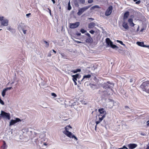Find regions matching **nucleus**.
<instances>
[{
  "label": "nucleus",
  "mask_w": 149,
  "mask_h": 149,
  "mask_svg": "<svg viewBox=\"0 0 149 149\" xmlns=\"http://www.w3.org/2000/svg\"><path fill=\"white\" fill-rule=\"evenodd\" d=\"M99 116V120L96 121V125L95 126V128H96L97 125L99 124L105 117L104 116Z\"/></svg>",
  "instance_id": "2eb2a0df"
},
{
  "label": "nucleus",
  "mask_w": 149,
  "mask_h": 149,
  "mask_svg": "<svg viewBox=\"0 0 149 149\" xmlns=\"http://www.w3.org/2000/svg\"><path fill=\"white\" fill-rule=\"evenodd\" d=\"M112 7L111 6H109L106 11L105 15L107 16L110 15L112 12Z\"/></svg>",
  "instance_id": "9b49d317"
},
{
  "label": "nucleus",
  "mask_w": 149,
  "mask_h": 149,
  "mask_svg": "<svg viewBox=\"0 0 149 149\" xmlns=\"http://www.w3.org/2000/svg\"><path fill=\"white\" fill-rule=\"evenodd\" d=\"M76 35L78 36H80L81 35V33H76Z\"/></svg>",
  "instance_id": "864d4df0"
},
{
  "label": "nucleus",
  "mask_w": 149,
  "mask_h": 149,
  "mask_svg": "<svg viewBox=\"0 0 149 149\" xmlns=\"http://www.w3.org/2000/svg\"><path fill=\"white\" fill-rule=\"evenodd\" d=\"M51 95L52 96H53L54 97H56L57 96V95H56L54 93H51Z\"/></svg>",
  "instance_id": "4c0bfd02"
},
{
  "label": "nucleus",
  "mask_w": 149,
  "mask_h": 149,
  "mask_svg": "<svg viewBox=\"0 0 149 149\" xmlns=\"http://www.w3.org/2000/svg\"><path fill=\"white\" fill-rule=\"evenodd\" d=\"M8 20L7 19H5L1 22V24L4 26H7L8 25Z\"/></svg>",
  "instance_id": "ddd939ff"
},
{
  "label": "nucleus",
  "mask_w": 149,
  "mask_h": 149,
  "mask_svg": "<svg viewBox=\"0 0 149 149\" xmlns=\"http://www.w3.org/2000/svg\"><path fill=\"white\" fill-rule=\"evenodd\" d=\"M47 143L46 142L43 143V145L44 146H47Z\"/></svg>",
  "instance_id": "603ef678"
},
{
  "label": "nucleus",
  "mask_w": 149,
  "mask_h": 149,
  "mask_svg": "<svg viewBox=\"0 0 149 149\" xmlns=\"http://www.w3.org/2000/svg\"><path fill=\"white\" fill-rule=\"evenodd\" d=\"M76 81H74V84L75 85H76L77 84V83Z\"/></svg>",
  "instance_id": "680f3d73"
},
{
  "label": "nucleus",
  "mask_w": 149,
  "mask_h": 149,
  "mask_svg": "<svg viewBox=\"0 0 149 149\" xmlns=\"http://www.w3.org/2000/svg\"><path fill=\"white\" fill-rule=\"evenodd\" d=\"M141 135H143V136H144V135H145V134H143L141 133Z\"/></svg>",
  "instance_id": "0e129e2a"
},
{
  "label": "nucleus",
  "mask_w": 149,
  "mask_h": 149,
  "mask_svg": "<svg viewBox=\"0 0 149 149\" xmlns=\"http://www.w3.org/2000/svg\"><path fill=\"white\" fill-rule=\"evenodd\" d=\"M89 32L91 34H93L94 33H95V31H94L93 30H91V31H89Z\"/></svg>",
  "instance_id": "a19ab883"
},
{
  "label": "nucleus",
  "mask_w": 149,
  "mask_h": 149,
  "mask_svg": "<svg viewBox=\"0 0 149 149\" xmlns=\"http://www.w3.org/2000/svg\"><path fill=\"white\" fill-rule=\"evenodd\" d=\"M98 111L100 113V114L98 116H106L107 113L104 109L103 108H100L98 109Z\"/></svg>",
  "instance_id": "6e6552de"
},
{
  "label": "nucleus",
  "mask_w": 149,
  "mask_h": 149,
  "mask_svg": "<svg viewBox=\"0 0 149 149\" xmlns=\"http://www.w3.org/2000/svg\"><path fill=\"white\" fill-rule=\"evenodd\" d=\"M12 88V87H8V88H5L7 91L8 90H10Z\"/></svg>",
  "instance_id": "a18cd8bd"
},
{
  "label": "nucleus",
  "mask_w": 149,
  "mask_h": 149,
  "mask_svg": "<svg viewBox=\"0 0 149 149\" xmlns=\"http://www.w3.org/2000/svg\"><path fill=\"white\" fill-rule=\"evenodd\" d=\"M95 8H100V7L98 5H95L91 8V10H93Z\"/></svg>",
  "instance_id": "a878e982"
},
{
  "label": "nucleus",
  "mask_w": 149,
  "mask_h": 149,
  "mask_svg": "<svg viewBox=\"0 0 149 149\" xmlns=\"http://www.w3.org/2000/svg\"><path fill=\"white\" fill-rule=\"evenodd\" d=\"M93 0H88V3H93Z\"/></svg>",
  "instance_id": "79ce46f5"
},
{
  "label": "nucleus",
  "mask_w": 149,
  "mask_h": 149,
  "mask_svg": "<svg viewBox=\"0 0 149 149\" xmlns=\"http://www.w3.org/2000/svg\"><path fill=\"white\" fill-rule=\"evenodd\" d=\"M145 47H148L149 49V45H145Z\"/></svg>",
  "instance_id": "bf43d9fd"
},
{
  "label": "nucleus",
  "mask_w": 149,
  "mask_h": 149,
  "mask_svg": "<svg viewBox=\"0 0 149 149\" xmlns=\"http://www.w3.org/2000/svg\"><path fill=\"white\" fill-rule=\"evenodd\" d=\"M90 6H86L80 8L79 10V11L77 13V15H81L84 11L90 8Z\"/></svg>",
  "instance_id": "423d86ee"
},
{
  "label": "nucleus",
  "mask_w": 149,
  "mask_h": 149,
  "mask_svg": "<svg viewBox=\"0 0 149 149\" xmlns=\"http://www.w3.org/2000/svg\"><path fill=\"white\" fill-rule=\"evenodd\" d=\"M122 126L123 127H125V128H127L128 127L127 125L123 121H122Z\"/></svg>",
  "instance_id": "cd10ccee"
},
{
  "label": "nucleus",
  "mask_w": 149,
  "mask_h": 149,
  "mask_svg": "<svg viewBox=\"0 0 149 149\" xmlns=\"http://www.w3.org/2000/svg\"><path fill=\"white\" fill-rule=\"evenodd\" d=\"M147 124L146 126L147 127L149 126V120L147 121L146 122Z\"/></svg>",
  "instance_id": "49530a36"
},
{
  "label": "nucleus",
  "mask_w": 149,
  "mask_h": 149,
  "mask_svg": "<svg viewBox=\"0 0 149 149\" xmlns=\"http://www.w3.org/2000/svg\"><path fill=\"white\" fill-rule=\"evenodd\" d=\"M4 18V17L3 16H0V21H2L3 20Z\"/></svg>",
  "instance_id": "c9c22d12"
},
{
  "label": "nucleus",
  "mask_w": 149,
  "mask_h": 149,
  "mask_svg": "<svg viewBox=\"0 0 149 149\" xmlns=\"http://www.w3.org/2000/svg\"><path fill=\"white\" fill-rule=\"evenodd\" d=\"M71 128V127L70 125L66 126L65 128V130L63 131V133L68 137L72 139L74 138L77 141V138L74 135H73L71 132L68 131L69 130H70Z\"/></svg>",
  "instance_id": "f03ea898"
},
{
  "label": "nucleus",
  "mask_w": 149,
  "mask_h": 149,
  "mask_svg": "<svg viewBox=\"0 0 149 149\" xmlns=\"http://www.w3.org/2000/svg\"><path fill=\"white\" fill-rule=\"evenodd\" d=\"M137 146V144L135 143H130L128 145V147L130 149H133Z\"/></svg>",
  "instance_id": "4468645a"
},
{
  "label": "nucleus",
  "mask_w": 149,
  "mask_h": 149,
  "mask_svg": "<svg viewBox=\"0 0 149 149\" xmlns=\"http://www.w3.org/2000/svg\"><path fill=\"white\" fill-rule=\"evenodd\" d=\"M137 0H134V2H135L136 1H137Z\"/></svg>",
  "instance_id": "338daca9"
},
{
  "label": "nucleus",
  "mask_w": 149,
  "mask_h": 149,
  "mask_svg": "<svg viewBox=\"0 0 149 149\" xmlns=\"http://www.w3.org/2000/svg\"><path fill=\"white\" fill-rule=\"evenodd\" d=\"M79 24L80 23L79 22H76L74 23H70V28L72 29H75L77 27Z\"/></svg>",
  "instance_id": "9d476101"
},
{
  "label": "nucleus",
  "mask_w": 149,
  "mask_h": 149,
  "mask_svg": "<svg viewBox=\"0 0 149 149\" xmlns=\"http://www.w3.org/2000/svg\"><path fill=\"white\" fill-rule=\"evenodd\" d=\"M122 26L124 29H123L121 28V29L123 31H125V30H128L129 27L127 23H126L124 21L123 22Z\"/></svg>",
  "instance_id": "f8f14e48"
},
{
  "label": "nucleus",
  "mask_w": 149,
  "mask_h": 149,
  "mask_svg": "<svg viewBox=\"0 0 149 149\" xmlns=\"http://www.w3.org/2000/svg\"><path fill=\"white\" fill-rule=\"evenodd\" d=\"M73 77V80L74 81H77V79L76 78V77Z\"/></svg>",
  "instance_id": "37998d69"
},
{
  "label": "nucleus",
  "mask_w": 149,
  "mask_h": 149,
  "mask_svg": "<svg viewBox=\"0 0 149 149\" xmlns=\"http://www.w3.org/2000/svg\"><path fill=\"white\" fill-rule=\"evenodd\" d=\"M125 107L126 108H129V107H127V106H125Z\"/></svg>",
  "instance_id": "69168bd1"
},
{
  "label": "nucleus",
  "mask_w": 149,
  "mask_h": 149,
  "mask_svg": "<svg viewBox=\"0 0 149 149\" xmlns=\"http://www.w3.org/2000/svg\"><path fill=\"white\" fill-rule=\"evenodd\" d=\"M26 25H24L23 24H19L18 26V28L19 31L21 32V31H23V33L25 34L26 33L27 31V27Z\"/></svg>",
  "instance_id": "39448f33"
},
{
  "label": "nucleus",
  "mask_w": 149,
  "mask_h": 149,
  "mask_svg": "<svg viewBox=\"0 0 149 149\" xmlns=\"http://www.w3.org/2000/svg\"><path fill=\"white\" fill-rule=\"evenodd\" d=\"M86 35H87L88 37H91L90 35L88 33H87L86 34Z\"/></svg>",
  "instance_id": "de8ad7c7"
},
{
  "label": "nucleus",
  "mask_w": 149,
  "mask_h": 149,
  "mask_svg": "<svg viewBox=\"0 0 149 149\" xmlns=\"http://www.w3.org/2000/svg\"><path fill=\"white\" fill-rule=\"evenodd\" d=\"M144 28H143L141 29L140 30L141 32H143V31L144 30Z\"/></svg>",
  "instance_id": "5fc2aeb1"
},
{
  "label": "nucleus",
  "mask_w": 149,
  "mask_h": 149,
  "mask_svg": "<svg viewBox=\"0 0 149 149\" xmlns=\"http://www.w3.org/2000/svg\"><path fill=\"white\" fill-rule=\"evenodd\" d=\"M72 76V77H75L77 79H79L81 77L80 75L77 74H76L75 75H73Z\"/></svg>",
  "instance_id": "b1692460"
},
{
  "label": "nucleus",
  "mask_w": 149,
  "mask_h": 149,
  "mask_svg": "<svg viewBox=\"0 0 149 149\" xmlns=\"http://www.w3.org/2000/svg\"><path fill=\"white\" fill-rule=\"evenodd\" d=\"M129 15V12H125L124 15L123 17V19H126L128 17Z\"/></svg>",
  "instance_id": "6ab92c4d"
},
{
  "label": "nucleus",
  "mask_w": 149,
  "mask_h": 149,
  "mask_svg": "<svg viewBox=\"0 0 149 149\" xmlns=\"http://www.w3.org/2000/svg\"><path fill=\"white\" fill-rule=\"evenodd\" d=\"M52 1L54 4L55 3V1L54 0H52Z\"/></svg>",
  "instance_id": "6e6d98bb"
},
{
  "label": "nucleus",
  "mask_w": 149,
  "mask_h": 149,
  "mask_svg": "<svg viewBox=\"0 0 149 149\" xmlns=\"http://www.w3.org/2000/svg\"><path fill=\"white\" fill-rule=\"evenodd\" d=\"M141 3V1L140 0L138 1H137L136 2V4H139Z\"/></svg>",
  "instance_id": "09e8293b"
},
{
  "label": "nucleus",
  "mask_w": 149,
  "mask_h": 149,
  "mask_svg": "<svg viewBox=\"0 0 149 149\" xmlns=\"http://www.w3.org/2000/svg\"><path fill=\"white\" fill-rule=\"evenodd\" d=\"M75 41L77 43H78V44L80 43H82L81 42V41H77V40H75Z\"/></svg>",
  "instance_id": "3c124183"
},
{
  "label": "nucleus",
  "mask_w": 149,
  "mask_h": 149,
  "mask_svg": "<svg viewBox=\"0 0 149 149\" xmlns=\"http://www.w3.org/2000/svg\"><path fill=\"white\" fill-rule=\"evenodd\" d=\"M33 136V137L32 138V139L33 140L36 144L39 143L40 140H41L40 142L41 143H42V142L45 141L44 139L42 138L44 136L43 134L37 133L34 132Z\"/></svg>",
  "instance_id": "f257e3e1"
},
{
  "label": "nucleus",
  "mask_w": 149,
  "mask_h": 149,
  "mask_svg": "<svg viewBox=\"0 0 149 149\" xmlns=\"http://www.w3.org/2000/svg\"><path fill=\"white\" fill-rule=\"evenodd\" d=\"M1 117L3 119H7L9 120L10 119V114L9 113H7L5 111H1L0 114V117Z\"/></svg>",
  "instance_id": "20e7f679"
},
{
  "label": "nucleus",
  "mask_w": 149,
  "mask_h": 149,
  "mask_svg": "<svg viewBox=\"0 0 149 149\" xmlns=\"http://www.w3.org/2000/svg\"><path fill=\"white\" fill-rule=\"evenodd\" d=\"M74 4L75 6L77 7H78L79 6V4L77 1H75L74 2Z\"/></svg>",
  "instance_id": "f704fd0d"
},
{
  "label": "nucleus",
  "mask_w": 149,
  "mask_h": 149,
  "mask_svg": "<svg viewBox=\"0 0 149 149\" xmlns=\"http://www.w3.org/2000/svg\"><path fill=\"white\" fill-rule=\"evenodd\" d=\"M79 2L83 4L85 3V0H78Z\"/></svg>",
  "instance_id": "72a5a7b5"
},
{
  "label": "nucleus",
  "mask_w": 149,
  "mask_h": 149,
  "mask_svg": "<svg viewBox=\"0 0 149 149\" xmlns=\"http://www.w3.org/2000/svg\"><path fill=\"white\" fill-rule=\"evenodd\" d=\"M44 42L46 44L45 47H48L49 46V43H48L47 41H44Z\"/></svg>",
  "instance_id": "c756f323"
},
{
  "label": "nucleus",
  "mask_w": 149,
  "mask_h": 149,
  "mask_svg": "<svg viewBox=\"0 0 149 149\" xmlns=\"http://www.w3.org/2000/svg\"><path fill=\"white\" fill-rule=\"evenodd\" d=\"M51 55L49 54V55H48L49 56H51Z\"/></svg>",
  "instance_id": "774afa93"
},
{
  "label": "nucleus",
  "mask_w": 149,
  "mask_h": 149,
  "mask_svg": "<svg viewBox=\"0 0 149 149\" xmlns=\"http://www.w3.org/2000/svg\"><path fill=\"white\" fill-rule=\"evenodd\" d=\"M133 80L132 79H131L130 80V82H132L133 81Z\"/></svg>",
  "instance_id": "e2e57ef3"
},
{
  "label": "nucleus",
  "mask_w": 149,
  "mask_h": 149,
  "mask_svg": "<svg viewBox=\"0 0 149 149\" xmlns=\"http://www.w3.org/2000/svg\"><path fill=\"white\" fill-rule=\"evenodd\" d=\"M96 25L95 24L94 22H91L89 24L88 28L89 29H92Z\"/></svg>",
  "instance_id": "a211bd4d"
},
{
  "label": "nucleus",
  "mask_w": 149,
  "mask_h": 149,
  "mask_svg": "<svg viewBox=\"0 0 149 149\" xmlns=\"http://www.w3.org/2000/svg\"><path fill=\"white\" fill-rule=\"evenodd\" d=\"M81 69H77L76 70H74L72 71V72H73L74 73H77L78 72H80Z\"/></svg>",
  "instance_id": "c85d7f7f"
},
{
  "label": "nucleus",
  "mask_w": 149,
  "mask_h": 149,
  "mask_svg": "<svg viewBox=\"0 0 149 149\" xmlns=\"http://www.w3.org/2000/svg\"><path fill=\"white\" fill-rule=\"evenodd\" d=\"M110 47L113 49H118V48L117 46H116L115 45H113V43L112 44V45H111Z\"/></svg>",
  "instance_id": "bb28decb"
},
{
  "label": "nucleus",
  "mask_w": 149,
  "mask_h": 149,
  "mask_svg": "<svg viewBox=\"0 0 149 149\" xmlns=\"http://www.w3.org/2000/svg\"><path fill=\"white\" fill-rule=\"evenodd\" d=\"M106 43L107 45L110 47L113 43L110 40V39L109 38H107L106 39Z\"/></svg>",
  "instance_id": "dca6fc26"
},
{
  "label": "nucleus",
  "mask_w": 149,
  "mask_h": 149,
  "mask_svg": "<svg viewBox=\"0 0 149 149\" xmlns=\"http://www.w3.org/2000/svg\"><path fill=\"white\" fill-rule=\"evenodd\" d=\"M116 41L117 42L119 43L121 45H124V46H125V45L123 43L122 41H120V40H117Z\"/></svg>",
  "instance_id": "7c9ffc66"
},
{
  "label": "nucleus",
  "mask_w": 149,
  "mask_h": 149,
  "mask_svg": "<svg viewBox=\"0 0 149 149\" xmlns=\"http://www.w3.org/2000/svg\"><path fill=\"white\" fill-rule=\"evenodd\" d=\"M21 121V120L18 118H16L15 120H11L9 123V126H12L13 125L17 122H19Z\"/></svg>",
  "instance_id": "0eeeda50"
},
{
  "label": "nucleus",
  "mask_w": 149,
  "mask_h": 149,
  "mask_svg": "<svg viewBox=\"0 0 149 149\" xmlns=\"http://www.w3.org/2000/svg\"><path fill=\"white\" fill-rule=\"evenodd\" d=\"M4 88L2 91L1 93V95L3 97H4L6 95V92L7 91Z\"/></svg>",
  "instance_id": "5701e85b"
},
{
  "label": "nucleus",
  "mask_w": 149,
  "mask_h": 149,
  "mask_svg": "<svg viewBox=\"0 0 149 149\" xmlns=\"http://www.w3.org/2000/svg\"><path fill=\"white\" fill-rule=\"evenodd\" d=\"M31 15L30 13H29L26 15V16L27 17H29V16Z\"/></svg>",
  "instance_id": "c03bdc74"
},
{
  "label": "nucleus",
  "mask_w": 149,
  "mask_h": 149,
  "mask_svg": "<svg viewBox=\"0 0 149 149\" xmlns=\"http://www.w3.org/2000/svg\"><path fill=\"white\" fill-rule=\"evenodd\" d=\"M80 31L82 33H84L86 32V31L83 29H81L80 30Z\"/></svg>",
  "instance_id": "473e14b6"
},
{
  "label": "nucleus",
  "mask_w": 149,
  "mask_h": 149,
  "mask_svg": "<svg viewBox=\"0 0 149 149\" xmlns=\"http://www.w3.org/2000/svg\"><path fill=\"white\" fill-rule=\"evenodd\" d=\"M0 103L2 105H4V103L3 101L2 100H0Z\"/></svg>",
  "instance_id": "58836bf2"
},
{
  "label": "nucleus",
  "mask_w": 149,
  "mask_h": 149,
  "mask_svg": "<svg viewBox=\"0 0 149 149\" xmlns=\"http://www.w3.org/2000/svg\"><path fill=\"white\" fill-rule=\"evenodd\" d=\"M146 149H149V146L148 145H147V147Z\"/></svg>",
  "instance_id": "4d7b16f0"
},
{
  "label": "nucleus",
  "mask_w": 149,
  "mask_h": 149,
  "mask_svg": "<svg viewBox=\"0 0 149 149\" xmlns=\"http://www.w3.org/2000/svg\"><path fill=\"white\" fill-rule=\"evenodd\" d=\"M48 9L49 10V12L50 15L52 16V13H51V10L49 8H48Z\"/></svg>",
  "instance_id": "8fccbe9b"
},
{
  "label": "nucleus",
  "mask_w": 149,
  "mask_h": 149,
  "mask_svg": "<svg viewBox=\"0 0 149 149\" xmlns=\"http://www.w3.org/2000/svg\"><path fill=\"white\" fill-rule=\"evenodd\" d=\"M112 85V84L109 83V82L108 81L106 83H104L103 84V87L104 89H106L107 88H109L110 90L112 91V89L110 88L111 87V86Z\"/></svg>",
  "instance_id": "1a4fd4ad"
},
{
  "label": "nucleus",
  "mask_w": 149,
  "mask_h": 149,
  "mask_svg": "<svg viewBox=\"0 0 149 149\" xmlns=\"http://www.w3.org/2000/svg\"><path fill=\"white\" fill-rule=\"evenodd\" d=\"M143 91L149 93V81L143 82L140 86Z\"/></svg>",
  "instance_id": "7ed1b4c3"
},
{
  "label": "nucleus",
  "mask_w": 149,
  "mask_h": 149,
  "mask_svg": "<svg viewBox=\"0 0 149 149\" xmlns=\"http://www.w3.org/2000/svg\"><path fill=\"white\" fill-rule=\"evenodd\" d=\"M136 30L137 31H138L139 30V26H138V28H137Z\"/></svg>",
  "instance_id": "13d9d810"
},
{
  "label": "nucleus",
  "mask_w": 149,
  "mask_h": 149,
  "mask_svg": "<svg viewBox=\"0 0 149 149\" xmlns=\"http://www.w3.org/2000/svg\"><path fill=\"white\" fill-rule=\"evenodd\" d=\"M91 77V75L90 74H88L87 75H85L83 77V78L81 80V81H83V80L86 78H90Z\"/></svg>",
  "instance_id": "4be33fe9"
},
{
  "label": "nucleus",
  "mask_w": 149,
  "mask_h": 149,
  "mask_svg": "<svg viewBox=\"0 0 149 149\" xmlns=\"http://www.w3.org/2000/svg\"><path fill=\"white\" fill-rule=\"evenodd\" d=\"M118 149H128V148L124 146L122 148H119Z\"/></svg>",
  "instance_id": "e433bc0d"
},
{
  "label": "nucleus",
  "mask_w": 149,
  "mask_h": 149,
  "mask_svg": "<svg viewBox=\"0 0 149 149\" xmlns=\"http://www.w3.org/2000/svg\"><path fill=\"white\" fill-rule=\"evenodd\" d=\"M7 29L8 30L10 31H11V28L10 26H8L6 27Z\"/></svg>",
  "instance_id": "ea45409f"
},
{
  "label": "nucleus",
  "mask_w": 149,
  "mask_h": 149,
  "mask_svg": "<svg viewBox=\"0 0 149 149\" xmlns=\"http://www.w3.org/2000/svg\"><path fill=\"white\" fill-rule=\"evenodd\" d=\"M71 9V7L70 5V3L69 2L68 3V10H70Z\"/></svg>",
  "instance_id": "2f4dec72"
},
{
  "label": "nucleus",
  "mask_w": 149,
  "mask_h": 149,
  "mask_svg": "<svg viewBox=\"0 0 149 149\" xmlns=\"http://www.w3.org/2000/svg\"><path fill=\"white\" fill-rule=\"evenodd\" d=\"M136 44L140 46L143 47H145V45H144V42H136Z\"/></svg>",
  "instance_id": "aec40b11"
},
{
  "label": "nucleus",
  "mask_w": 149,
  "mask_h": 149,
  "mask_svg": "<svg viewBox=\"0 0 149 149\" xmlns=\"http://www.w3.org/2000/svg\"><path fill=\"white\" fill-rule=\"evenodd\" d=\"M52 51L55 54L56 53V52L54 50V49H52Z\"/></svg>",
  "instance_id": "052dcab7"
},
{
  "label": "nucleus",
  "mask_w": 149,
  "mask_h": 149,
  "mask_svg": "<svg viewBox=\"0 0 149 149\" xmlns=\"http://www.w3.org/2000/svg\"><path fill=\"white\" fill-rule=\"evenodd\" d=\"M128 22L131 26H134L135 24L133 22V19L132 18H130L128 19Z\"/></svg>",
  "instance_id": "f3484780"
},
{
  "label": "nucleus",
  "mask_w": 149,
  "mask_h": 149,
  "mask_svg": "<svg viewBox=\"0 0 149 149\" xmlns=\"http://www.w3.org/2000/svg\"><path fill=\"white\" fill-rule=\"evenodd\" d=\"M92 39L91 37H88L86 39V42L90 43L92 41Z\"/></svg>",
  "instance_id": "412c9836"
},
{
  "label": "nucleus",
  "mask_w": 149,
  "mask_h": 149,
  "mask_svg": "<svg viewBox=\"0 0 149 149\" xmlns=\"http://www.w3.org/2000/svg\"><path fill=\"white\" fill-rule=\"evenodd\" d=\"M3 144L2 147L3 149H6L7 148V146L6 145V143L4 141H3Z\"/></svg>",
  "instance_id": "393cba45"
}]
</instances>
